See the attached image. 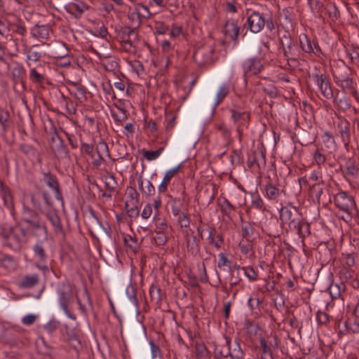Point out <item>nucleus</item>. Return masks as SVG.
<instances>
[{"instance_id":"f257e3e1","label":"nucleus","mask_w":359,"mask_h":359,"mask_svg":"<svg viewBox=\"0 0 359 359\" xmlns=\"http://www.w3.org/2000/svg\"><path fill=\"white\" fill-rule=\"evenodd\" d=\"M31 203L34 209L27 205L22 207L21 224L18 225L20 235L25 238L43 237L47 239L48 231L46 223L35 209L39 210L41 213L44 211V209L52 208L53 203L50 195L47 191L39 189L31 195Z\"/></svg>"},{"instance_id":"f03ea898","label":"nucleus","mask_w":359,"mask_h":359,"mask_svg":"<svg viewBox=\"0 0 359 359\" xmlns=\"http://www.w3.org/2000/svg\"><path fill=\"white\" fill-rule=\"evenodd\" d=\"M246 22L244 27L252 34L261 32L265 27L269 32L275 29L271 12H264L259 9H245Z\"/></svg>"},{"instance_id":"7ed1b4c3","label":"nucleus","mask_w":359,"mask_h":359,"mask_svg":"<svg viewBox=\"0 0 359 359\" xmlns=\"http://www.w3.org/2000/svg\"><path fill=\"white\" fill-rule=\"evenodd\" d=\"M27 29L25 22L15 15L0 18V35L6 40L25 42Z\"/></svg>"},{"instance_id":"20e7f679","label":"nucleus","mask_w":359,"mask_h":359,"mask_svg":"<svg viewBox=\"0 0 359 359\" xmlns=\"http://www.w3.org/2000/svg\"><path fill=\"white\" fill-rule=\"evenodd\" d=\"M332 74L334 82L343 92L351 95L359 102V93L356 89L357 83L352 76V69L342 62L332 68Z\"/></svg>"},{"instance_id":"39448f33","label":"nucleus","mask_w":359,"mask_h":359,"mask_svg":"<svg viewBox=\"0 0 359 359\" xmlns=\"http://www.w3.org/2000/svg\"><path fill=\"white\" fill-rule=\"evenodd\" d=\"M334 203L336 207L344 213L340 218L346 222L351 221L353 217V212L356 207L353 196L341 191L334 195Z\"/></svg>"},{"instance_id":"423d86ee","label":"nucleus","mask_w":359,"mask_h":359,"mask_svg":"<svg viewBox=\"0 0 359 359\" xmlns=\"http://www.w3.org/2000/svg\"><path fill=\"white\" fill-rule=\"evenodd\" d=\"M280 46L279 50H281L283 53V57L290 65V62H297V58L299 55V49L297 44L296 41L292 37L288 31H285L282 36L279 39Z\"/></svg>"},{"instance_id":"0eeeda50","label":"nucleus","mask_w":359,"mask_h":359,"mask_svg":"<svg viewBox=\"0 0 359 359\" xmlns=\"http://www.w3.org/2000/svg\"><path fill=\"white\" fill-rule=\"evenodd\" d=\"M56 292L58 295L60 306L66 316L72 320H76V316L72 313L68 308L73 297V291L71 284L67 282L60 283L57 285Z\"/></svg>"},{"instance_id":"6e6552de","label":"nucleus","mask_w":359,"mask_h":359,"mask_svg":"<svg viewBox=\"0 0 359 359\" xmlns=\"http://www.w3.org/2000/svg\"><path fill=\"white\" fill-rule=\"evenodd\" d=\"M311 77L325 98L327 100L333 98V90L328 75L325 73H313Z\"/></svg>"},{"instance_id":"1a4fd4ad","label":"nucleus","mask_w":359,"mask_h":359,"mask_svg":"<svg viewBox=\"0 0 359 359\" xmlns=\"http://www.w3.org/2000/svg\"><path fill=\"white\" fill-rule=\"evenodd\" d=\"M215 51L212 45L204 44L198 46L194 54V60L199 66L209 64L212 60V55Z\"/></svg>"},{"instance_id":"9d476101","label":"nucleus","mask_w":359,"mask_h":359,"mask_svg":"<svg viewBox=\"0 0 359 359\" xmlns=\"http://www.w3.org/2000/svg\"><path fill=\"white\" fill-rule=\"evenodd\" d=\"M299 46L305 53L313 54L317 57L323 55V51L318 42L309 38L306 34H301L299 36Z\"/></svg>"},{"instance_id":"9b49d317","label":"nucleus","mask_w":359,"mask_h":359,"mask_svg":"<svg viewBox=\"0 0 359 359\" xmlns=\"http://www.w3.org/2000/svg\"><path fill=\"white\" fill-rule=\"evenodd\" d=\"M242 68L243 72V76L246 79L247 77L252 75H257L260 73L264 67L262 64V61L258 57L248 58L243 62L242 64Z\"/></svg>"},{"instance_id":"f8f14e48","label":"nucleus","mask_w":359,"mask_h":359,"mask_svg":"<svg viewBox=\"0 0 359 359\" xmlns=\"http://www.w3.org/2000/svg\"><path fill=\"white\" fill-rule=\"evenodd\" d=\"M231 114V118L234 124L237 126L236 131L241 135V127L248 126L250 119V114L245 111H240L236 108L229 109Z\"/></svg>"},{"instance_id":"ddd939ff","label":"nucleus","mask_w":359,"mask_h":359,"mask_svg":"<svg viewBox=\"0 0 359 359\" xmlns=\"http://www.w3.org/2000/svg\"><path fill=\"white\" fill-rule=\"evenodd\" d=\"M41 182L53 191L56 199L58 201L63 200L62 195L60 189L59 181L55 175L50 172H43Z\"/></svg>"},{"instance_id":"4468645a","label":"nucleus","mask_w":359,"mask_h":359,"mask_svg":"<svg viewBox=\"0 0 359 359\" xmlns=\"http://www.w3.org/2000/svg\"><path fill=\"white\" fill-rule=\"evenodd\" d=\"M345 164L340 165V170L342 171L346 179H356L359 176V166L355 159L353 158H345Z\"/></svg>"},{"instance_id":"2eb2a0df","label":"nucleus","mask_w":359,"mask_h":359,"mask_svg":"<svg viewBox=\"0 0 359 359\" xmlns=\"http://www.w3.org/2000/svg\"><path fill=\"white\" fill-rule=\"evenodd\" d=\"M41 214L44 215L50 222L56 234H65L60 218L55 210H52V208L44 209Z\"/></svg>"},{"instance_id":"dca6fc26","label":"nucleus","mask_w":359,"mask_h":359,"mask_svg":"<svg viewBox=\"0 0 359 359\" xmlns=\"http://www.w3.org/2000/svg\"><path fill=\"white\" fill-rule=\"evenodd\" d=\"M55 134L58 142L55 147H52V151L54 153V155L58 158H68L70 160L71 156L67 146L58 135L57 129H55Z\"/></svg>"},{"instance_id":"f3484780","label":"nucleus","mask_w":359,"mask_h":359,"mask_svg":"<svg viewBox=\"0 0 359 359\" xmlns=\"http://www.w3.org/2000/svg\"><path fill=\"white\" fill-rule=\"evenodd\" d=\"M337 129L344 147L348 150L351 140L350 123L347 120H341L337 124Z\"/></svg>"},{"instance_id":"a211bd4d","label":"nucleus","mask_w":359,"mask_h":359,"mask_svg":"<svg viewBox=\"0 0 359 359\" xmlns=\"http://www.w3.org/2000/svg\"><path fill=\"white\" fill-rule=\"evenodd\" d=\"M191 236L189 235L187 231L186 232L185 241L188 252L195 257L200 253V241L196 235H194V231L191 230Z\"/></svg>"},{"instance_id":"6ab92c4d","label":"nucleus","mask_w":359,"mask_h":359,"mask_svg":"<svg viewBox=\"0 0 359 359\" xmlns=\"http://www.w3.org/2000/svg\"><path fill=\"white\" fill-rule=\"evenodd\" d=\"M65 11L73 15L75 18H79L81 16L84 11L88 9L83 1L69 2L64 6Z\"/></svg>"},{"instance_id":"aec40b11","label":"nucleus","mask_w":359,"mask_h":359,"mask_svg":"<svg viewBox=\"0 0 359 359\" xmlns=\"http://www.w3.org/2000/svg\"><path fill=\"white\" fill-rule=\"evenodd\" d=\"M281 193L282 191L280 189L276 187L271 181L267 182L264 185L263 194L269 201L278 202Z\"/></svg>"},{"instance_id":"412c9836","label":"nucleus","mask_w":359,"mask_h":359,"mask_svg":"<svg viewBox=\"0 0 359 359\" xmlns=\"http://www.w3.org/2000/svg\"><path fill=\"white\" fill-rule=\"evenodd\" d=\"M346 285L344 283H334L332 281L330 283L327 288L332 299H341L344 301V293L346 291Z\"/></svg>"},{"instance_id":"4be33fe9","label":"nucleus","mask_w":359,"mask_h":359,"mask_svg":"<svg viewBox=\"0 0 359 359\" xmlns=\"http://www.w3.org/2000/svg\"><path fill=\"white\" fill-rule=\"evenodd\" d=\"M240 31V27L233 20H229L225 25V34L228 35L235 44L238 43V36Z\"/></svg>"},{"instance_id":"5701e85b","label":"nucleus","mask_w":359,"mask_h":359,"mask_svg":"<svg viewBox=\"0 0 359 359\" xmlns=\"http://www.w3.org/2000/svg\"><path fill=\"white\" fill-rule=\"evenodd\" d=\"M34 257L36 259L37 262L46 263L48 255L43 241H37L32 246Z\"/></svg>"},{"instance_id":"b1692460","label":"nucleus","mask_w":359,"mask_h":359,"mask_svg":"<svg viewBox=\"0 0 359 359\" xmlns=\"http://www.w3.org/2000/svg\"><path fill=\"white\" fill-rule=\"evenodd\" d=\"M0 192L4 205L10 210L11 214L13 215L15 213V208L11 190L7 187L1 184Z\"/></svg>"},{"instance_id":"393cba45","label":"nucleus","mask_w":359,"mask_h":359,"mask_svg":"<svg viewBox=\"0 0 359 359\" xmlns=\"http://www.w3.org/2000/svg\"><path fill=\"white\" fill-rule=\"evenodd\" d=\"M225 337V344L222 346H215L214 350V358L215 359H221L222 358H227L231 355L230 353V344H231V338Z\"/></svg>"},{"instance_id":"a878e982","label":"nucleus","mask_w":359,"mask_h":359,"mask_svg":"<svg viewBox=\"0 0 359 359\" xmlns=\"http://www.w3.org/2000/svg\"><path fill=\"white\" fill-rule=\"evenodd\" d=\"M137 183L142 195L149 197L155 194L156 189L151 181L146 180L144 182L142 176L140 175L137 178Z\"/></svg>"},{"instance_id":"bb28decb","label":"nucleus","mask_w":359,"mask_h":359,"mask_svg":"<svg viewBox=\"0 0 359 359\" xmlns=\"http://www.w3.org/2000/svg\"><path fill=\"white\" fill-rule=\"evenodd\" d=\"M3 244L15 252H19L22 248L21 238L18 234L14 232L10 234L8 239L3 241Z\"/></svg>"},{"instance_id":"cd10ccee","label":"nucleus","mask_w":359,"mask_h":359,"mask_svg":"<svg viewBox=\"0 0 359 359\" xmlns=\"http://www.w3.org/2000/svg\"><path fill=\"white\" fill-rule=\"evenodd\" d=\"M297 215V210L295 208H290L283 207L280 210V219L282 224H288L295 219Z\"/></svg>"},{"instance_id":"c85d7f7f","label":"nucleus","mask_w":359,"mask_h":359,"mask_svg":"<svg viewBox=\"0 0 359 359\" xmlns=\"http://www.w3.org/2000/svg\"><path fill=\"white\" fill-rule=\"evenodd\" d=\"M181 165H178L175 168L168 170L164 175L163 180L158 187L159 193H164L167 191L168 187L170 182L171 179L179 171Z\"/></svg>"},{"instance_id":"c756f323","label":"nucleus","mask_w":359,"mask_h":359,"mask_svg":"<svg viewBox=\"0 0 359 359\" xmlns=\"http://www.w3.org/2000/svg\"><path fill=\"white\" fill-rule=\"evenodd\" d=\"M11 125V115L8 110L0 107V133L6 134Z\"/></svg>"},{"instance_id":"7c9ffc66","label":"nucleus","mask_w":359,"mask_h":359,"mask_svg":"<svg viewBox=\"0 0 359 359\" xmlns=\"http://www.w3.org/2000/svg\"><path fill=\"white\" fill-rule=\"evenodd\" d=\"M151 13L149 8L143 4H137L135 6V11L131 13V15H137V26L141 24L140 18H149Z\"/></svg>"},{"instance_id":"2f4dec72","label":"nucleus","mask_w":359,"mask_h":359,"mask_svg":"<svg viewBox=\"0 0 359 359\" xmlns=\"http://www.w3.org/2000/svg\"><path fill=\"white\" fill-rule=\"evenodd\" d=\"M39 283V276L37 273L28 274L25 276L19 282V287L21 288H31Z\"/></svg>"},{"instance_id":"473e14b6","label":"nucleus","mask_w":359,"mask_h":359,"mask_svg":"<svg viewBox=\"0 0 359 359\" xmlns=\"http://www.w3.org/2000/svg\"><path fill=\"white\" fill-rule=\"evenodd\" d=\"M50 28L48 25H36L31 30V34L34 38L48 39L49 38Z\"/></svg>"},{"instance_id":"72a5a7b5","label":"nucleus","mask_w":359,"mask_h":359,"mask_svg":"<svg viewBox=\"0 0 359 359\" xmlns=\"http://www.w3.org/2000/svg\"><path fill=\"white\" fill-rule=\"evenodd\" d=\"M217 205L222 215L231 218L232 212L235 210V206L225 197L222 201H218Z\"/></svg>"},{"instance_id":"f704fd0d","label":"nucleus","mask_w":359,"mask_h":359,"mask_svg":"<svg viewBox=\"0 0 359 359\" xmlns=\"http://www.w3.org/2000/svg\"><path fill=\"white\" fill-rule=\"evenodd\" d=\"M230 93V86L228 83H223L219 88V90L216 95L215 102L213 107L215 111L217 107L222 102L224 98Z\"/></svg>"},{"instance_id":"c9c22d12","label":"nucleus","mask_w":359,"mask_h":359,"mask_svg":"<svg viewBox=\"0 0 359 359\" xmlns=\"http://www.w3.org/2000/svg\"><path fill=\"white\" fill-rule=\"evenodd\" d=\"M206 231H208V239L209 240V243L217 249H219L224 242L223 236L221 233L213 234L212 228L211 227L207 229Z\"/></svg>"},{"instance_id":"e433bc0d","label":"nucleus","mask_w":359,"mask_h":359,"mask_svg":"<svg viewBox=\"0 0 359 359\" xmlns=\"http://www.w3.org/2000/svg\"><path fill=\"white\" fill-rule=\"evenodd\" d=\"M127 196L130 198L125 203L126 208H128L130 205H138L139 204V194L136 189L133 187H128L126 189Z\"/></svg>"},{"instance_id":"4c0bfd02","label":"nucleus","mask_w":359,"mask_h":359,"mask_svg":"<svg viewBox=\"0 0 359 359\" xmlns=\"http://www.w3.org/2000/svg\"><path fill=\"white\" fill-rule=\"evenodd\" d=\"M312 12L316 15L322 16L324 13L325 6L324 0H307Z\"/></svg>"},{"instance_id":"58836bf2","label":"nucleus","mask_w":359,"mask_h":359,"mask_svg":"<svg viewBox=\"0 0 359 359\" xmlns=\"http://www.w3.org/2000/svg\"><path fill=\"white\" fill-rule=\"evenodd\" d=\"M244 329L245 330L247 335L250 338H252L257 334L258 332L260 330V327L257 323L247 320L244 324Z\"/></svg>"},{"instance_id":"ea45409f","label":"nucleus","mask_w":359,"mask_h":359,"mask_svg":"<svg viewBox=\"0 0 359 359\" xmlns=\"http://www.w3.org/2000/svg\"><path fill=\"white\" fill-rule=\"evenodd\" d=\"M324 13L327 14L332 21H335L339 17V11L336 4L332 2L326 4Z\"/></svg>"},{"instance_id":"a19ab883","label":"nucleus","mask_w":359,"mask_h":359,"mask_svg":"<svg viewBox=\"0 0 359 359\" xmlns=\"http://www.w3.org/2000/svg\"><path fill=\"white\" fill-rule=\"evenodd\" d=\"M118 35L121 39V41L123 43V46L127 51H130L128 48V46L129 44V32L130 27H120L119 29H116Z\"/></svg>"},{"instance_id":"79ce46f5","label":"nucleus","mask_w":359,"mask_h":359,"mask_svg":"<svg viewBox=\"0 0 359 359\" xmlns=\"http://www.w3.org/2000/svg\"><path fill=\"white\" fill-rule=\"evenodd\" d=\"M217 266L219 269L231 272L232 267L231 266V261L226 257V255L221 252L218 255Z\"/></svg>"},{"instance_id":"37998d69","label":"nucleus","mask_w":359,"mask_h":359,"mask_svg":"<svg viewBox=\"0 0 359 359\" xmlns=\"http://www.w3.org/2000/svg\"><path fill=\"white\" fill-rule=\"evenodd\" d=\"M11 76L12 79L25 78L26 70L23 65L18 63V62H15L11 69Z\"/></svg>"},{"instance_id":"c03bdc74","label":"nucleus","mask_w":359,"mask_h":359,"mask_svg":"<svg viewBox=\"0 0 359 359\" xmlns=\"http://www.w3.org/2000/svg\"><path fill=\"white\" fill-rule=\"evenodd\" d=\"M234 344L235 347L233 349L230 346L231 355L229 357L231 359H243L245 353L241 347L239 339H235Z\"/></svg>"},{"instance_id":"a18cd8bd","label":"nucleus","mask_w":359,"mask_h":359,"mask_svg":"<svg viewBox=\"0 0 359 359\" xmlns=\"http://www.w3.org/2000/svg\"><path fill=\"white\" fill-rule=\"evenodd\" d=\"M31 81L36 84H43L45 81V76L41 74L36 68H32L29 74Z\"/></svg>"},{"instance_id":"49530a36","label":"nucleus","mask_w":359,"mask_h":359,"mask_svg":"<svg viewBox=\"0 0 359 359\" xmlns=\"http://www.w3.org/2000/svg\"><path fill=\"white\" fill-rule=\"evenodd\" d=\"M260 348L262 349V357L261 359H266L265 356L269 355L271 358H273V351L271 346H269V344L265 341V338H260Z\"/></svg>"},{"instance_id":"de8ad7c7","label":"nucleus","mask_w":359,"mask_h":359,"mask_svg":"<svg viewBox=\"0 0 359 359\" xmlns=\"http://www.w3.org/2000/svg\"><path fill=\"white\" fill-rule=\"evenodd\" d=\"M164 150V147H160L156 151H149L144 149L142 151L143 156L149 161H154L158 158V156L161 154L163 151Z\"/></svg>"},{"instance_id":"09e8293b","label":"nucleus","mask_w":359,"mask_h":359,"mask_svg":"<svg viewBox=\"0 0 359 359\" xmlns=\"http://www.w3.org/2000/svg\"><path fill=\"white\" fill-rule=\"evenodd\" d=\"M126 293L128 297V299L131 301L133 304L137 308L139 305V302L137 298L136 290L132 284H129L126 289Z\"/></svg>"},{"instance_id":"8fccbe9b","label":"nucleus","mask_w":359,"mask_h":359,"mask_svg":"<svg viewBox=\"0 0 359 359\" xmlns=\"http://www.w3.org/2000/svg\"><path fill=\"white\" fill-rule=\"evenodd\" d=\"M124 243L126 245H127V247L134 252H136L140 248L137 239L135 237H132L131 236H126L124 238Z\"/></svg>"},{"instance_id":"3c124183","label":"nucleus","mask_w":359,"mask_h":359,"mask_svg":"<svg viewBox=\"0 0 359 359\" xmlns=\"http://www.w3.org/2000/svg\"><path fill=\"white\" fill-rule=\"evenodd\" d=\"M115 107L118 110V113L116 114L111 111V116L114 121L116 122H122L126 121L128 118L127 111L123 108L118 107L117 105H115Z\"/></svg>"},{"instance_id":"603ef678","label":"nucleus","mask_w":359,"mask_h":359,"mask_svg":"<svg viewBox=\"0 0 359 359\" xmlns=\"http://www.w3.org/2000/svg\"><path fill=\"white\" fill-rule=\"evenodd\" d=\"M60 322L55 319L52 318L48 323H47L44 326L43 329L48 334H52L55 331L57 330L60 326Z\"/></svg>"},{"instance_id":"864d4df0","label":"nucleus","mask_w":359,"mask_h":359,"mask_svg":"<svg viewBox=\"0 0 359 359\" xmlns=\"http://www.w3.org/2000/svg\"><path fill=\"white\" fill-rule=\"evenodd\" d=\"M149 294L151 300L153 301L158 302L161 300V290L158 286L156 285L153 284L150 286Z\"/></svg>"},{"instance_id":"5fc2aeb1","label":"nucleus","mask_w":359,"mask_h":359,"mask_svg":"<svg viewBox=\"0 0 359 359\" xmlns=\"http://www.w3.org/2000/svg\"><path fill=\"white\" fill-rule=\"evenodd\" d=\"M182 203L180 198H173L170 202L171 212L174 216H179Z\"/></svg>"},{"instance_id":"6e6d98bb","label":"nucleus","mask_w":359,"mask_h":359,"mask_svg":"<svg viewBox=\"0 0 359 359\" xmlns=\"http://www.w3.org/2000/svg\"><path fill=\"white\" fill-rule=\"evenodd\" d=\"M156 235L154 236L153 240L156 245H164L167 242V236L163 231H155Z\"/></svg>"},{"instance_id":"4d7b16f0","label":"nucleus","mask_w":359,"mask_h":359,"mask_svg":"<svg viewBox=\"0 0 359 359\" xmlns=\"http://www.w3.org/2000/svg\"><path fill=\"white\" fill-rule=\"evenodd\" d=\"M253 162H256V164L259 168L264 167L266 165L265 154L264 151H260L258 152H254L253 154Z\"/></svg>"},{"instance_id":"13d9d810","label":"nucleus","mask_w":359,"mask_h":359,"mask_svg":"<svg viewBox=\"0 0 359 359\" xmlns=\"http://www.w3.org/2000/svg\"><path fill=\"white\" fill-rule=\"evenodd\" d=\"M310 224L304 219L302 220L300 227L298 232L299 238H304L310 234Z\"/></svg>"},{"instance_id":"bf43d9fd","label":"nucleus","mask_w":359,"mask_h":359,"mask_svg":"<svg viewBox=\"0 0 359 359\" xmlns=\"http://www.w3.org/2000/svg\"><path fill=\"white\" fill-rule=\"evenodd\" d=\"M339 276L341 280V283L348 281L353 279L352 271L347 267L341 268L339 271Z\"/></svg>"},{"instance_id":"052dcab7","label":"nucleus","mask_w":359,"mask_h":359,"mask_svg":"<svg viewBox=\"0 0 359 359\" xmlns=\"http://www.w3.org/2000/svg\"><path fill=\"white\" fill-rule=\"evenodd\" d=\"M345 327L348 331L353 333L359 332V319L355 318L354 320H348L345 322Z\"/></svg>"},{"instance_id":"680f3d73","label":"nucleus","mask_w":359,"mask_h":359,"mask_svg":"<svg viewBox=\"0 0 359 359\" xmlns=\"http://www.w3.org/2000/svg\"><path fill=\"white\" fill-rule=\"evenodd\" d=\"M252 207L262 212L266 210L265 204L259 196L253 197L252 200Z\"/></svg>"},{"instance_id":"e2e57ef3","label":"nucleus","mask_w":359,"mask_h":359,"mask_svg":"<svg viewBox=\"0 0 359 359\" xmlns=\"http://www.w3.org/2000/svg\"><path fill=\"white\" fill-rule=\"evenodd\" d=\"M19 149L23 154L27 156H35V149L34 147L28 144H21L19 146Z\"/></svg>"},{"instance_id":"0e129e2a","label":"nucleus","mask_w":359,"mask_h":359,"mask_svg":"<svg viewBox=\"0 0 359 359\" xmlns=\"http://www.w3.org/2000/svg\"><path fill=\"white\" fill-rule=\"evenodd\" d=\"M177 222L181 228H187L190 225V218L187 212H182L178 216Z\"/></svg>"},{"instance_id":"69168bd1","label":"nucleus","mask_w":359,"mask_h":359,"mask_svg":"<svg viewBox=\"0 0 359 359\" xmlns=\"http://www.w3.org/2000/svg\"><path fill=\"white\" fill-rule=\"evenodd\" d=\"M242 236L244 238L249 240L254 232V228L250 223L242 226Z\"/></svg>"},{"instance_id":"338daca9","label":"nucleus","mask_w":359,"mask_h":359,"mask_svg":"<svg viewBox=\"0 0 359 359\" xmlns=\"http://www.w3.org/2000/svg\"><path fill=\"white\" fill-rule=\"evenodd\" d=\"M41 57V53L34 50L32 48L27 52V59L33 62H37Z\"/></svg>"},{"instance_id":"774afa93","label":"nucleus","mask_w":359,"mask_h":359,"mask_svg":"<svg viewBox=\"0 0 359 359\" xmlns=\"http://www.w3.org/2000/svg\"><path fill=\"white\" fill-rule=\"evenodd\" d=\"M316 320L318 325H326L330 320L329 315L320 311L316 313Z\"/></svg>"}]
</instances>
